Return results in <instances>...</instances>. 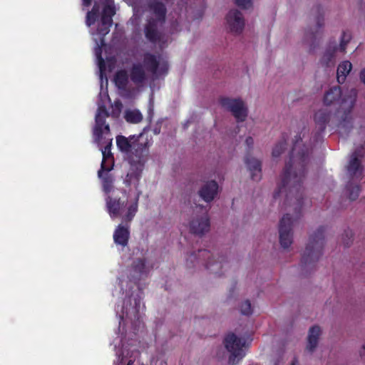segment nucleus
<instances>
[{
  "label": "nucleus",
  "mask_w": 365,
  "mask_h": 365,
  "mask_svg": "<svg viewBox=\"0 0 365 365\" xmlns=\"http://www.w3.org/2000/svg\"><path fill=\"white\" fill-rule=\"evenodd\" d=\"M302 142L300 134L296 135L281 176V182L273 195L277 199L281 193H284L286 203H291L294 200L296 219L301 216L304 190L302 184L310 161L309 150Z\"/></svg>",
  "instance_id": "obj_1"
},
{
  "label": "nucleus",
  "mask_w": 365,
  "mask_h": 365,
  "mask_svg": "<svg viewBox=\"0 0 365 365\" xmlns=\"http://www.w3.org/2000/svg\"><path fill=\"white\" fill-rule=\"evenodd\" d=\"M116 145L119 150L127 155L130 164L124 182L127 186L134 185L137 188L148 159L150 145L149 140H143V134L128 138L120 135L116 137Z\"/></svg>",
  "instance_id": "obj_2"
},
{
  "label": "nucleus",
  "mask_w": 365,
  "mask_h": 365,
  "mask_svg": "<svg viewBox=\"0 0 365 365\" xmlns=\"http://www.w3.org/2000/svg\"><path fill=\"white\" fill-rule=\"evenodd\" d=\"M357 97V91L351 88L343 93L340 86L330 88L324 94V103L331 106L339 101V107L336 110L338 118L336 126L341 135H347L353 128L352 109Z\"/></svg>",
  "instance_id": "obj_3"
},
{
  "label": "nucleus",
  "mask_w": 365,
  "mask_h": 365,
  "mask_svg": "<svg viewBox=\"0 0 365 365\" xmlns=\"http://www.w3.org/2000/svg\"><path fill=\"white\" fill-rule=\"evenodd\" d=\"M325 227L320 226L317 231L309 236V242L302 255V269L306 272L314 269L315 263L322 255L324 244Z\"/></svg>",
  "instance_id": "obj_4"
},
{
  "label": "nucleus",
  "mask_w": 365,
  "mask_h": 365,
  "mask_svg": "<svg viewBox=\"0 0 365 365\" xmlns=\"http://www.w3.org/2000/svg\"><path fill=\"white\" fill-rule=\"evenodd\" d=\"M141 192L137 193L134 200L127 207L126 212L123 217V222L117 226L113 232V241L117 245L125 247L128 244L130 238L129 223L133 220L138 210V201Z\"/></svg>",
  "instance_id": "obj_5"
},
{
  "label": "nucleus",
  "mask_w": 365,
  "mask_h": 365,
  "mask_svg": "<svg viewBox=\"0 0 365 365\" xmlns=\"http://www.w3.org/2000/svg\"><path fill=\"white\" fill-rule=\"evenodd\" d=\"M128 202L127 191L124 189L113 191L111 195H108L106 198V205L107 211L112 219L123 215Z\"/></svg>",
  "instance_id": "obj_6"
},
{
  "label": "nucleus",
  "mask_w": 365,
  "mask_h": 365,
  "mask_svg": "<svg viewBox=\"0 0 365 365\" xmlns=\"http://www.w3.org/2000/svg\"><path fill=\"white\" fill-rule=\"evenodd\" d=\"M223 343L230 353L229 364H235L245 356L243 350L245 345L244 339L237 336L234 333H230L225 337Z\"/></svg>",
  "instance_id": "obj_7"
},
{
  "label": "nucleus",
  "mask_w": 365,
  "mask_h": 365,
  "mask_svg": "<svg viewBox=\"0 0 365 365\" xmlns=\"http://www.w3.org/2000/svg\"><path fill=\"white\" fill-rule=\"evenodd\" d=\"M220 103L222 107L232 113L238 123L244 122L246 120L248 110L244 101L240 98L222 97L220 98Z\"/></svg>",
  "instance_id": "obj_8"
},
{
  "label": "nucleus",
  "mask_w": 365,
  "mask_h": 365,
  "mask_svg": "<svg viewBox=\"0 0 365 365\" xmlns=\"http://www.w3.org/2000/svg\"><path fill=\"white\" fill-rule=\"evenodd\" d=\"M220 103L222 107L232 113L238 123L244 122L246 120L248 110L244 101L240 98L222 97L220 98Z\"/></svg>",
  "instance_id": "obj_9"
},
{
  "label": "nucleus",
  "mask_w": 365,
  "mask_h": 365,
  "mask_svg": "<svg viewBox=\"0 0 365 365\" xmlns=\"http://www.w3.org/2000/svg\"><path fill=\"white\" fill-rule=\"evenodd\" d=\"M107 1H111V4H108L103 7L101 21L97 29V33L101 36V46L105 44L104 37L110 32V29L113 25V16L115 14V8L113 0Z\"/></svg>",
  "instance_id": "obj_10"
},
{
  "label": "nucleus",
  "mask_w": 365,
  "mask_h": 365,
  "mask_svg": "<svg viewBox=\"0 0 365 365\" xmlns=\"http://www.w3.org/2000/svg\"><path fill=\"white\" fill-rule=\"evenodd\" d=\"M313 10L317 14L316 26L314 31L309 29L305 33V41L310 43L312 48H314L319 43L322 36V28L324 26V11L320 6H317Z\"/></svg>",
  "instance_id": "obj_11"
},
{
  "label": "nucleus",
  "mask_w": 365,
  "mask_h": 365,
  "mask_svg": "<svg viewBox=\"0 0 365 365\" xmlns=\"http://www.w3.org/2000/svg\"><path fill=\"white\" fill-rule=\"evenodd\" d=\"M195 209L200 212V215L190 222V232L197 235H202L208 232L210 227L207 210L202 205H196Z\"/></svg>",
  "instance_id": "obj_12"
},
{
  "label": "nucleus",
  "mask_w": 365,
  "mask_h": 365,
  "mask_svg": "<svg viewBox=\"0 0 365 365\" xmlns=\"http://www.w3.org/2000/svg\"><path fill=\"white\" fill-rule=\"evenodd\" d=\"M294 220L289 214H285L279 223V243L284 249L288 248L293 242L292 225Z\"/></svg>",
  "instance_id": "obj_13"
},
{
  "label": "nucleus",
  "mask_w": 365,
  "mask_h": 365,
  "mask_svg": "<svg viewBox=\"0 0 365 365\" xmlns=\"http://www.w3.org/2000/svg\"><path fill=\"white\" fill-rule=\"evenodd\" d=\"M364 155V148L363 145L355 149L350 156V160L346 165V170L351 178H362L363 166L361 159Z\"/></svg>",
  "instance_id": "obj_14"
},
{
  "label": "nucleus",
  "mask_w": 365,
  "mask_h": 365,
  "mask_svg": "<svg viewBox=\"0 0 365 365\" xmlns=\"http://www.w3.org/2000/svg\"><path fill=\"white\" fill-rule=\"evenodd\" d=\"M143 65L148 71L155 76L165 75L168 71L167 62L160 63L155 55L148 52L143 55Z\"/></svg>",
  "instance_id": "obj_15"
},
{
  "label": "nucleus",
  "mask_w": 365,
  "mask_h": 365,
  "mask_svg": "<svg viewBox=\"0 0 365 365\" xmlns=\"http://www.w3.org/2000/svg\"><path fill=\"white\" fill-rule=\"evenodd\" d=\"M109 113L104 106H99L96 115V124L93 128V135L97 140H100L103 133H110V126L106 124V119Z\"/></svg>",
  "instance_id": "obj_16"
},
{
  "label": "nucleus",
  "mask_w": 365,
  "mask_h": 365,
  "mask_svg": "<svg viewBox=\"0 0 365 365\" xmlns=\"http://www.w3.org/2000/svg\"><path fill=\"white\" fill-rule=\"evenodd\" d=\"M197 255L200 257L199 261H203L205 268L211 273L218 274L219 271L223 267L225 258L222 256L219 257L217 260L212 262L210 257H213V255H211L207 250H199L197 251Z\"/></svg>",
  "instance_id": "obj_17"
},
{
  "label": "nucleus",
  "mask_w": 365,
  "mask_h": 365,
  "mask_svg": "<svg viewBox=\"0 0 365 365\" xmlns=\"http://www.w3.org/2000/svg\"><path fill=\"white\" fill-rule=\"evenodd\" d=\"M331 113L327 108H322L315 113L314 120L317 125V131L314 133V140L317 142L322 138L327 123L329 122Z\"/></svg>",
  "instance_id": "obj_18"
},
{
  "label": "nucleus",
  "mask_w": 365,
  "mask_h": 365,
  "mask_svg": "<svg viewBox=\"0 0 365 365\" xmlns=\"http://www.w3.org/2000/svg\"><path fill=\"white\" fill-rule=\"evenodd\" d=\"M226 21L230 31L235 34H240L245 27V19L242 14L237 9L230 10L226 16Z\"/></svg>",
  "instance_id": "obj_19"
},
{
  "label": "nucleus",
  "mask_w": 365,
  "mask_h": 365,
  "mask_svg": "<svg viewBox=\"0 0 365 365\" xmlns=\"http://www.w3.org/2000/svg\"><path fill=\"white\" fill-rule=\"evenodd\" d=\"M148 11L155 16L149 19H155L160 25L165 24L166 20L167 8L160 0H150L148 4Z\"/></svg>",
  "instance_id": "obj_20"
},
{
  "label": "nucleus",
  "mask_w": 365,
  "mask_h": 365,
  "mask_svg": "<svg viewBox=\"0 0 365 365\" xmlns=\"http://www.w3.org/2000/svg\"><path fill=\"white\" fill-rule=\"evenodd\" d=\"M218 192V184L215 180L206 182L198 191L200 197L206 202H212Z\"/></svg>",
  "instance_id": "obj_21"
},
{
  "label": "nucleus",
  "mask_w": 365,
  "mask_h": 365,
  "mask_svg": "<svg viewBox=\"0 0 365 365\" xmlns=\"http://www.w3.org/2000/svg\"><path fill=\"white\" fill-rule=\"evenodd\" d=\"M159 22L155 19H148L144 27L145 38L151 43H155L160 39V34L158 31Z\"/></svg>",
  "instance_id": "obj_22"
},
{
  "label": "nucleus",
  "mask_w": 365,
  "mask_h": 365,
  "mask_svg": "<svg viewBox=\"0 0 365 365\" xmlns=\"http://www.w3.org/2000/svg\"><path fill=\"white\" fill-rule=\"evenodd\" d=\"M245 163L250 172L251 178L255 181L260 180L262 178V163L252 157L246 156Z\"/></svg>",
  "instance_id": "obj_23"
},
{
  "label": "nucleus",
  "mask_w": 365,
  "mask_h": 365,
  "mask_svg": "<svg viewBox=\"0 0 365 365\" xmlns=\"http://www.w3.org/2000/svg\"><path fill=\"white\" fill-rule=\"evenodd\" d=\"M130 78L136 85L142 84L146 80V73L141 63H134L130 70Z\"/></svg>",
  "instance_id": "obj_24"
},
{
  "label": "nucleus",
  "mask_w": 365,
  "mask_h": 365,
  "mask_svg": "<svg viewBox=\"0 0 365 365\" xmlns=\"http://www.w3.org/2000/svg\"><path fill=\"white\" fill-rule=\"evenodd\" d=\"M108 173L101 168L98 172V175L102 180L103 191L108 195L111 192L113 193L115 190L113 189L114 178Z\"/></svg>",
  "instance_id": "obj_25"
},
{
  "label": "nucleus",
  "mask_w": 365,
  "mask_h": 365,
  "mask_svg": "<svg viewBox=\"0 0 365 365\" xmlns=\"http://www.w3.org/2000/svg\"><path fill=\"white\" fill-rule=\"evenodd\" d=\"M321 329L319 326L315 325L310 327L307 336V349L313 352L318 345L319 338L321 335Z\"/></svg>",
  "instance_id": "obj_26"
},
{
  "label": "nucleus",
  "mask_w": 365,
  "mask_h": 365,
  "mask_svg": "<svg viewBox=\"0 0 365 365\" xmlns=\"http://www.w3.org/2000/svg\"><path fill=\"white\" fill-rule=\"evenodd\" d=\"M111 143L105 146L104 150H102L103 160L101 165V168L105 170L106 172L110 171L113 168L114 158L110 151Z\"/></svg>",
  "instance_id": "obj_27"
},
{
  "label": "nucleus",
  "mask_w": 365,
  "mask_h": 365,
  "mask_svg": "<svg viewBox=\"0 0 365 365\" xmlns=\"http://www.w3.org/2000/svg\"><path fill=\"white\" fill-rule=\"evenodd\" d=\"M351 68L352 65L349 61H344L339 65L336 71V78L339 83L342 84L344 83L347 75L351 70Z\"/></svg>",
  "instance_id": "obj_28"
},
{
  "label": "nucleus",
  "mask_w": 365,
  "mask_h": 365,
  "mask_svg": "<svg viewBox=\"0 0 365 365\" xmlns=\"http://www.w3.org/2000/svg\"><path fill=\"white\" fill-rule=\"evenodd\" d=\"M337 50V47L336 43L334 46H331V45L329 46L326 51L324 52L322 59H321V63L326 67H329L334 64V54L335 52Z\"/></svg>",
  "instance_id": "obj_29"
},
{
  "label": "nucleus",
  "mask_w": 365,
  "mask_h": 365,
  "mask_svg": "<svg viewBox=\"0 0 365 365\" xmlns=\"http://www.w3.org/2000/svg\"><path fill=\"white\" fill-rule=\"evenodd\" d=\"M114 81L116 86L121 90H125L128 83V75L125 70H120L116 72Z\"/></svg>",
  "instance_id": "obj_30"
},
{
  "label": "nucleus",
  "mask_w": 365,
  "mask_h": 365,
  "mask_svg": "<svg viewBox=\"0 0 365 365\" xmlns=\"http://www.w3.org/2000/svg\"><path fill=\"white\" fill-rule=\"evenodd\" d=\"M132 267L133 271L138 274L139 277L146 275L149 272V269L146 266V262L144 258H138L133 261Z\"/></svg>",
  "instance_id": "obj_31"
},
{
  "label": "nucleus",
  "mask_w": 365,
  "mask_h": 365,
  "mask_svg": "<svg viewBox=\"0 0 365 365\" xmlns=\"http://www.w3.org/2000/svg\"><path fill=\"white\" fill-rule=\"evenodd\" d=\"M346 190L349 198L353 201L358 198L361 189L359 185L349 182L346 186Z\"/></svg>",
  "instance_id": "obj_32"
},
{
  "label": "nucleus",
  "mask_w": 365,
  "mask_h": 365,
  "mask_svg": "<svg viewBox=\"0 0 365 365\" xmlns=\"http://www.w3.org/2000/svg\"><path fill=\"white\" fill-rule=\"evenodd\" d=\"M125 119L128 123H138L142 121L143 115L138 110H128L125 114Z\"/></svg>",
  "instance_id": "obj_33"
},
{
  "label": "nucleus",
  "mask_w": 365,
  "mask_h": 365,
  "mask_svg": "<svg viewBox=\"0 0 365 365\" xmlns=\"http://www.w3.org/2000/svg\"><path fill=\"white\" fill-rule=\"evenodd\" d=\"M287 146V137L282 136V139L274 147L272 150V157H279L285 150Z\"/></svg>",
  "instance_id": "obj_34"
},
{
  "label": "nucleus",
  "mask_w": 365,
  "mask_h": 365,
  "mask_svg": "<svg viewBox=\"0 0 365 365\" xmlns=\"http://www.w3.org/2000/svg\"><path fill=\"white\" fill-rule=\"evenodd\" d=\"M351 39V32L349 31H343L342 36L341 38L340 44L339 46V50L341 52H345L346 44L350 41Z\"/></svg>",
  "instance_id": "obj_35"
},
{
  "label": "nucleus",
  "mask_w": 365,
  "mask_h": 365,
  "mask_svg": "<svg viewBox=\"0 0 365 365\" xmlns=\"http://www.w3.org/2000/svg\"><path fill=\"white\" fill-rule=\"evenodd\" d=\"M240 312L242 314L249 316L252 313V308L249 300H245L241 304Z\"/></svg>",
  "instance_id": "obj_36"
},
{
  "label": "nucleus",
  "mask_w": 365,
  "mask_h": 365,
  "mask_svg": "<svg viewBox=\"0 0 365 365\" xmlns=\"http://www.w3.org/2000/svg\"><path fill=\"white\" fill-rule=\"evenodd\" d=\"M353 238V232L351 230H346L343 235L344 245L348 247L350 246Z\"/></svg>",
  "instance_id": "obj_37"
},
{
  "label": "nucleus",
  "mask_w": 365,
  "mask_h": 365,
  "mask_svg": "<svg viewBox=\"0 0 365 365\" xmlns=\"http://www.w3.org/2000/svg\"><path fill=\"white\" fill-rule=\"evenodd\" d=\"M237 6L243 9H247L252 6V0H235Z\"/></svg>",
  "instance_id": "obj_38"
},
{
  "label": "nucleus",
  "mask_w": 365,
  "mask_h": 365,
  "mask_svg": "<svg viewBox=\"0 0 365 365\" xmlns=\"http://www.w3.org/2000/svg\"><path fill=\"white\" fill-rule=\"evenodd\" d=\"M98 16L96 14H93L92 13L88 12L86 14V24L88 26H91L95 24Z\"/></svg>",
  "instance_id": "obj_39"
},
{
  "label": "nucleus",
  "mask_w": 365,
  "mask_h": 365,
  "mask_svg": "<svg viewBox=\"0 0 365 365\" xmlns=\"http://www.w3.org/2000/svg\"><path fill=\"white\" fill-rule=\"evenodd\" d=\"M98 58V64L101 71L105 69V62L103 58L101 56V48L100 47L98 48V51L96 53Z\"/></svg>",
  "instance_id": "obj_40"
},
{
  "label": "nucleus",
  "mask_w": 365,
  "mask_h": 365,
  "mask_svg": "<svg viewBox=\"0 0 365 365\" xmlns=\"http://www.w3.org/2000/svg\"><path fill=\"white\" fill-rule=\"evenodd\" d=\"M245 143L247 148L250 150L252 148V146L254 145V139L252 137L249 136L246 138Z\"/></svg>",
  "instance_id": "obj_41"
},
{
  "label": "nucleus",
  "mask_w": 365,
  "mask_h": 365,
  "mask_svg": "<svg viewBox=\"0 0 365 365\" xmlns=\"http://www.w3.org/2000/svg\"><path fill=\"white\" fill-rule=\"evenodd\" d=\"M88 12L99 16V6L97 4H94L92 9Z\"/></svg>",
  "instance_id": "obj_42"
},
{
  "label": "nucleus",
  "mask_w": 365,
  "mask_h": 365,
  "mask_svg": "<svg viewBox=\"0 0 365 365\" xmlns=\"http://www.w3.org/2000/svg\"><path fill=\"white\" fill-rule=\"evenodd\" d=\"M196 257H197V254L195 252L191 253V255L187 259V262H188L189 260H190V262H192V259H196Z\"/></svg>",
  "instance_id": "obj_43"
},
{
  "label": "nucleus",
  "mask_w": 365,
  "mask_h": 365,
  "mask_svg": "<svg viewBox=\"0 0 365 365\" xmlns=\"http://www.w3.org/2000/svg\"><path fill=\"white\" fill-rule=\"evenodd\" d=\"M360 78L361 81L365 84V68L360 73Z\"/></svg>",
  "instance_id": "obj_44"
},
{
  "label": "nucleus",
  "mask_w": 365,
  "mask_h": 365,
  "mask_svg": "<svg viewBox=\"0 0 365 365\" xmlns=\"http://www.w3.org/2000/svg\"><path fill=\"white\" fill-rule=\"evenodd\" d=\"M91 2H92V0H83V5L84 6L88 7V6H91Z\"/></svg>",
  "instance_id": "obj_45"
},
{
  "label": "nucleus",
  "mask_w": 365,
  "mask_h": 365,
  "mask_svg": "<svg viewBox=\"0 0 365 365\" xmlns=\"http://www.w3.org/2000/svg\"><path fill=\"white\" fill-rule=\"evenodd\" d=\"M360 356L361 358L365 357V344L362 346V349L360 351Z\"/></svg>",
  "instance_id": "obj_46"
},
{
  "label": "nucleus",
  "mask_w": 365,
  "mask_h": 365,
  "mask_svg": "<svg viewBox=\"0 0 365 365\" xmlns=\"http://www.w3.org/2000/svg\"><path fill=\"white\" fill-rule=\"evenodd\" d=\"M298 363V361L297 359H294L291 363V365H297Z\"/></svg>",
  "instance_id": "obj_47"
},
{
  "label": "nucleus",
  "mask_w": 365,
  "mask_h": 365,
  "mask_svg": "<svg viewBox=\"0 0 365 365\" xmlns=\"http://www.w3.org/2000/svg\"><path fill=\"white\" fill-rule=\"evenodd\" d=\"M127 365H134V362L132 360H129Z\"/></svg>",
  "instance_id": "obj_48"
},
{
  "label": "nucleus",
  "mask_w": 365,
  "mask_h": 365,
  "mask_svg": "<svg viewBox=\"0 0 365 365\" xmlns=\"http://www.w3.org/2000/svg\"><path fill=\"white\" fill-rule=\"evenodd\" d=\"M135 305H137V304H138V302H137V300H136V299H135Z\"/></svg>",
  "instance_id": "obj_49"
}]
</instances>
